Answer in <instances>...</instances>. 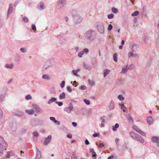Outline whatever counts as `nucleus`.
<instances>
[{"label":"nucleus","mask_w":159,"mask_h":159,"mask_svg":"<svg viewBox=\"0 0 159 159\" xmlns=\"http://www.w3.org/2000/svg\"><path fill=\"white\" fill-rule=\"evenodd\" d=\"M79 88L81 90H84L87 89V87L85 85H83L80 86Z\"/></svg>","instance_id":"nucleus-39"},{"label":"nucleus","mask_w":159,"mask_h":159,"mask_svg":"<svg viewBox=\"0 0 159 159\" xmlns=\"http://www.w3.org/2000/svg\"><path fill=\"white\" fill-rule=\"evenodd\" d=\"M117 54L116 53H115L113 55V58L114 61L115 62H117Z\"/></svg>","instance_id":"nucleus-37"},{"label":"nucleus","mask_w":159,"mask_h":159,"mask_svg":"<svg viewBox=\"0 0 159 159\" xmlns=\"http://www.w3.org/2000/svg\"><path fill=\"white\" fill-rule=\"evenodd\" d=\"M66 98V94L65 93L63 92L61 93H60L59 95V98L60 99H64Z\"/></svg>","instance_id":"nucleus-24"},{"label":"nucleus","mask_w":159,"mask_h":159,"mask_svg":"<svg viewBox=\"0 0 159 159\" xmlns=\"http://www.w3.org/2000/svg\"><path fill=\"white\" fill-rule=\"evenodd\" d=\"M14 64L13 63L9 64H7L5 65V67L7 69H12L14 67Z\"/></svg>","instance_id":"nucleus-16"},{"label":"nucleus","mask_w":159,"mask_h":159,"mask_svg":"<svg viewBox=\"0 0 159 159\" xmlns=\"http://www.w3.org/2000/svg\"><path fill=\"white\" fill-rule=\"evenodd\" d=\"M121 108L122 110L124 112H126L127 109L126 107L124 105L122 104L121 105Z\"/></svg>","instance_id":"nucleus-36"},{"label":"nucleus","mask_w":159,"mask_h":159,"mask_svg":"<svg viewBox=\"0 0 159 159\" xmlns=\"http://www.w3.org/2000/svg\"><path fill=\"white\" fill-rule=\"evenodd\" d=\"M104 27L103 25H100V33L103 34L104 33Z\"/></svg>","instance_id":"nucleus-30"},{"label":"nucleus","mask_w":159,"mask_h":159,"mask_svg":"<svg viewBox=\"0 0 159 159\" xmlns=\"http://www.w3.org/2000/svg\"><path fill=\"white\" fill-rule=\"evenodd\" d=\"M15 114L18 116L21 117L23 116L24 113L20 111H17L15 113Z\"/></svg>","instance_id":"nucleus-35"},{"label":"nucleus","mask_w":159,"mask_h":159,"mask_svg":"<svg viewBox=\"0 0 159 159\" xmlns=\"http://www.w3.org/2000/svg\"><path fill=\"white\" fill-rule=\"evenodd\" d=\"M33 134V136L36 138H38L39 136L38 133L36 131L34 132Z\"/></svg>","instance_id":"nucleus-48"},{"label":"nucleus","mask_w":159,"mask_h":159,"mask_svg":"<svg viewBox=\"0 0 159 159\" xmlns=\"http://www.w3.org/2000/svg\"><path fill=\"white\" fill-rule=\"evenodd\" d=\"M25 112L26 113L29 115H32L34 114V111L32 109H30L29 110H26L25 111Z\"/></svg>","instance_id":"nucleus-21"},{"label":"nucleus","mask_w":159,"mask_h":159,"mask_svg":"<svg viewBox=\"0 0 159 159\" xmlns=\"http://www.w3.org/2000/svg\"><path fill=\"white\" fill-rule=\"evenodd\" d=\"M57 4V6L59 8H62L66 5V0H59Z\"/></svg>","instance_id":"nucleus-6"},{"label":"nucleus","mask_w":159,"mask_h":159,"mask_svg":"<svg viewBox=\"0 0 159 159\" xmlns=\"http://www.w3.org/2000/svg\"><path fill=\"white\" fill-rule=\"evenodd\" d=\"M99 22H97L95 25V26L96 29L98 30V32H99Z\"/></svg>","instance_id":"nucleus-43"},{"label":"nucleus","mask_w":159,"mask_h":159,"mask_svg":"<svg viewBox=\"0 0 159 159\" xmlns=\"http://www.w3.org/2000/svg\"><path fill=\"white\" fill-rule=\"evenodd\" d=\"M135 140L139 141L142 143H143L144 142V140L143 138L141 136L139 135L136 137Z\"/></svg>","instance_id":"nucleus-19"},{"label":"nucleus","mask_w":159,"mask_h":159,"mask_svg":"<svg viewBox=\"0 0 159 159\" xmlns=\"http://www.w3.org/2000/svg\"><path fill=\"white\" fill-rule=\"evenodd\" d=\"M132 52V51H130V52H129V53H128V57H133V54H134L133 53V52Z\"/></svg>","instance_id":"nucleus-51"},{"label":"nucleus","mask_w":159,"mask_h":159,"mask_svg":"<svg viewBox=\"0 0 159 159\" xmlns=\"http://www.w3.org/2000/svg\"><path fill=\"white\" fill-rule=\"evenodd\" d=\"M110 72V70L107 69H105L104 70V72L103 73V76L104 77H105Z\"/></svg>","instance_id":"nucleus-27"},{"label":"nucleus","mask_w":159,"mask_h":159,"mask_svg":"<svg viewBox=\"0 0 159 159\" xmlns=\"http://www.w3.org/2000/svg\"><path fill=\"white\" fill-rule=\"evenodd\" d=\"M3 119L2 117V115L0 116V125H1L3 122Z\"/></svg>","instance_id":"nucleus-56"},{"label":"nucleus","mask_w":159,"mask_h":159,"mask_svg":"<svg viewBox=\"0 0 159 159\" xmlns=\"http://www.w3.org/2000/svg\"><path fill=\"white\" fill-rule=\"evenodd\" d=\"M129 47L132 52H135L137 51L139 46L137 44L133 42H131L129 43Z\"/></svg>","instance_id":"nucleus-4"},{"label":"nucleus","mask_w":159,"mask_h":159,"mask_svg":"<svg viewBox=\"0 0 159 159\" xmlns=\"http://www.w3.org/2000/svg\"><path fill=\"white\" fill-rule=\"evenodd\" d=\"M12 11V8L9 7L7 11V19L9 16V15L11 14Z\"/></svg>","instance_id":"nucleus-26"},{"label":"nucleus","mask_w":159,"mask_h":159,"mask_svg":"<svg viewBox=\"0 0 159 159\" xmlns=\"http://www.w3.org/2000/svg\"><path fill=\"white\" fill-rule=\"evenodd\" d=\"M5 94L0 93V101L1 102H2L4 100Z\"/></svg>","instance_id":"nucleus-25"},{"label":"nucleus","mask_w":159,"mask_h":159,"mask_svg":"<svg viewBox=\"0 0 159 159\" xmlns=\"http://www.w3.org/2000/svg\"><path fill=\"white\" fill-rule=\"evenodd\" d=\"M128 120L130 122H133L134 121L133 119L130 116H129L128 117Z\"/></svg>","instance_id":"nucleus-55"},{"label":"nucleus","mask_w":159,"mask_h":159,"mask_svg":"<svg viewBox=\"0 0 159 159\" xmlns=\"http://www.w3.org/2000/svg\"><path fill=\"white\" fill-rule=\"evenodd\" d=\"M89 151L90 152L92 153V156L93 159H97L96 156L97 155L93 149L90 148L89 149Z\"/></svg>","instance_id":"nucleus-15"},{"label":"nucleus","mask_w":159,"mask_h":159,"mask_svg":"<svg viewBox=\"0 0 159 159\" xmlns=\"http://www.w3.org/2000/svg\"><path fill=\"white\" fill-rule=\"evenodd\" d=\"M38 6L39 7V9L40 10H43L44 9L45 6L44 5V3L43 1L41 2L38 5Z\"/></svg>","instance_id":"nucleus-14"},{"label":"nucleus","mask_w":159,"mask_h":159,"mask_svg":"<svg viewBox=\"0 0 159 159\" xmlns=\"http://www.w3.org/2000/svg\"><path fill=\"white\" fill-rule=\"evenodd\" d=\"M77 11L75 10H72L71 11V14L72 17L78 14H77Z\"/></svg>","instance_id":"nucleus-32"},{"label":"nucleus","mask_w":159,"mask_h":159,"mask_svg":"<svg viewBox=\"0 0 159 159\" xmlns=\"http://www.w3.org/2000/svg\"><path fill=\"white\" fill-rule=\"evenodd\" d=\"M130 135L131 137L135 139H136V137L138 135L137 134H135L133 132H131L130 133Z\"/></svg>","instance_id":"nucleus-22"},{"label":"nucleus","mask_w":159,"mask_h":159,"mask_svg":"<svg viewBox=\"0 0 159 159\" xmlns=\"http://www.w3.org/2000/svg\"><path fill=\"white\" fill-rule=\"evenodd\" d=\"M158 26L159 27V22L158 25ZM156 42L157 43L159 42V31L158 32V36L157 38L156 39Z\"/></svg>","instance_id":"nucleus-63"},{"label":"nucleus","mask_w":159,"mask_h":159,"mask_svg":"<svg viewBox=\"0 0 159 159\" xmlns=\"http://www.w3.org/2000/svg\"><path fill=\"white\" fill-rule=\"evenodd\" d=\"M67 90L69 92L71 93L72 92V89H71V88L69 86H68L67 87Z\"/></svg>","instance_id":"nucleus-60"},{"label":"nucleus","mask_w":159,"mask_h":159,"mask_svg":"<svg viewBox=\"0 0 159 159\" xmlns=\"http://www.w3.org/2000/svg\"><path fill=\"white\" fill-rule=\"evenodd\" d=\"M89 50L87 48H84L83 50L80 52L78 53V56L80 57H81L82 55L85 53L87 54L89 52Z\"/></svg>","instance_id":"nucleus-8"},{"label":"nucleus","mask_w":159,"mask_h":159,"mask_svg":"<svg viewBox=\"0 0 159 159\" xmlns=\"http://www.w3.org/2000/svg\"><path fill=\"white\" fill-rule=\"evenodd\" d=\"M15 58L16 61H20V55L18 53H16L15 55Z\"/></svg>","instance_id":"nucleus-29"},{"label":"nucleus","mask_w":159,"mask_h":159,"mask_svg":"<svg viewBox=\"0 0 159 159\" xmlns=\"http://www.w3.org/2000/svg\"><path fill=\"white\" fill-rule=\"evenodd\" d=\"M151 139L152 142L159 143V138L156 136H153L152 138Z\"/></svg>","instance_id":"nucleus-13"},{"label":"nucleus","mask_w":159,"mask_h":159,"mask_svg":"<svg viewBox=\"0 0 159 159\" xmlns=\"http://www.w3.org/2000/svg\"><path fill=\"white\" fill-rule=\"evenodd\" d=\"M57 100V98H52L51 99L48 100V103L49 104H51L53 102H56Z\"/></svg>","instance_id":"nucleus-20"},{"label":"nucleus","mask_w":159,"mask_h":159,"mask_svg":"<svg viewBox=\"0 0 159 159\" xmlns=\"http://www.w3.org/2000/svg\"><path fill=\"white\" fill-rule=\"evenodd\" d=\"M119 127V125L118 123H116L115 125H113L112 126V129L114 131H116L117 130V129Z\"/></svg>","instance_id":"nucleus-23"},{"label":"nucleus","mask_w":159,"mask_h":159,"mask_svg":"<svg viewBox=\"0 0 159 159\" xmlns=\"http://www.w3.org/2000/svg\"><path fill=\"white\" fill-rule=\"evenodd\" d=\"M65 83V82L64 81H63L61 82L60 84V87L61 88H63L64 87Z\"/></svg>","instance_id":"nucleus-49"},{"label":"nucleus","mask_w":159,"mask_h":159,"mask_svg":"<svg viewBox=\"0 0 159 159\" xmlns=\"http://www.w3.org/2000/svg\"><path fill=\"white\" fill-rule=\"evenodd\" d=\"M97 35V33L95 31L90 29L84 33V35L86 39L92 41L96 39Z\"/></svg>","instance_id":"nucleus-1"},{"label":"nucleus","mask_w":159,"mask_h":159,"mask_svg":"<svg viewBox=\"0 0 159 159\" xmlns=\"http://www.w3.org/2000/svg\"><path fill=\"white\" fill-rule=\"evenodd\" d=\"M72 17L74 23L75 25L80 23L83 20L82 17L79 15H77Z\"/></svg>","instance_id":"nucleus-2"},{"label":"nucleus","mask_w":159,"mask_h":159,"mask_svg":"<svg viewBox=\"0 0 159 159\" xmlns=\"http://www.w3.org/2000/svg\"><path fill=\"white\" fill-rule=\"evenodd\" d=\"M42 78L43 79H45L47 80H50V77L48 75H44L42 76Z\"/></svg>","instance_id":"nucleus-31"},{"label":"nucleus","mask_w":159,"mask_h":159,"mask_svg":"<svg viewBox=\"0 0 159 159\" xmlns=\"http://www.w3.org/2000/svg\"><path fill=\"white\" fill-rule=\"evenodd\" d=\"M114 17V15L113 14H109L108 15V18L109 19H111L113 18Z\"/></svg>","instance_id":"nucleus-59"},{"label":"nucleus","mask_w":159,"mask_h":159,"mask_svg":"<svg viewBox=\"0 0 159 159\" xmlns=\"http://www.w3.org/2000/svg\"><path fill=\"white\" fill-rule=\"evenodd\" d=\"M112 26L111 25V24H109L108 25V27L107 28V30L108 31H110L111 30L112 28Z\"/></svg>","instance_id":"nucleus-57"},{"label":"nucleus","mask_w":159,"mask_h":159,"mask_svg":"<svg viewBox=\"0 0 159 159\" xmlns=\"http://www.w3.org/2000/svg\"><path fill=\"white\" fill-rule=\"evenodd\" d=\"M112 12L114 13H116L118 12V10L116 9V8L114 7H113L111 9Z\"/></svg>","instance_id":"nucleus-41"},{"label":"nucleus","mask_w":159,"mask_h":159,"mask_svg":"<svg viewBox=\"0 0 159 159\" xmlns=\"http://www.w3.org/2000/svg\"><path fill=\"white\" fill-rule=\"evenodd\" d=\"M22 21L25 23H27L28 21V19L27 17L24 16L22 19Z\"/></svg>","instance_id":"nucleus-46"},{"label":"nucleus","mask_w":159,"mask_h":159,"mask_svg":"<svg viewBox=\"0 0 159 159\" xmlns=\"http://www.w3.org/2000/svg\"><path fill=\"white\" fill-rule=\"evenodd\" d=\"M32 98V97L30 94H28L26 95L25 97V98L27 100L31 99Z\"/></svg>","instance_id":"nucleus-44"},{"label":"nucleus","mask_w":159,"mask_h":159,"mask_svg":"<svg viewBox=\"0 0 159 159\" xmlns=\"http://www.w3.org/2000/svg\"><path fill=\"white\" fill-rule=\"evenodd\" d=\"M99 135V134L98 133H95L93 134V136L94 137H96L98 136Z\"/></svg>","instance_id":"nucleus-64"},{"label":"nucleus","mask_w":159,"mask_h":159,"mask_svg":"<svg viewBox=\"0 0 159 159\" xmlns=\"http://www.w3.org/2000/svg\"><path fill=\"white\" fill-rule=\"evenodd\" d=\"M32 28L33 30L35 31L36 30V28L35 25L34 24H32Z\"/></svg>","instance_id":"nucleus-61"},{"label":"nucleus","mask_w":159,"mask_h":159,"mask_svg":"<svg viewBox=\"0 0 159 159\" xmlns=\"http://www.w3.org/2000/svg\"><path fill=\"white\" fill-rule=\"evenodd\" d=\"M88 83L92 86H93L94 84V82L93 81L91 80L90 79L88 80Z\"/></svg>","instance_id":"nucleus-38"},{"label":"nucleus","mask_w":159,"mask_h":159,"mask_svg":"<svg viewBox=\"0 0 159 159\" xmlns=\"http://www.w3.org/2000/svg\"><path fill=\"white\" fill-rule=\"evenodd\" d=\"M51 66V62L48 61L45 63L42 68V70L43 71H45L47 70L49 67Z\"/></svg>","instance_id":"nucleus-9"},{"label":"nucleus","mask_w":159,"mask_h":159,"mask_svg":"<svg viewBox=\"0 0 159 159\" xmlns=\"http://www.w3.org/2000/svg\"><path fill=\"white\" fill-rule=\"evenodd\" d=\"M147 121L148 124L150 125L152 124L153 123V119L150 116L147 118Z\"/></svg>","instance_id":"nucleus-18"},{"label":"nucleus","mask_w":159,"mask_h":159,"mask_svg":"<svg viewBox=\"0 0 159 159\" xmlns=\"http://www.w3.org/2000/svg\"><path fill=\"white\" fill-rule=\"evenodd\" d=\"M133 128L138 133L140 134L142 136H146V134L143 131H142L140 129L138 128L136 126L134 125L133 126Z\"/></svg>","instance_id":"nucleus-7"},{"label":"nucleus","mask_w":159,"mask_h":159,"mask_svg":"<svg viewBox=\"0 0 159 159\" xmlns=\"http://www.w3.org/2000/svg\"><path fill=\"white\" fill-rule=\"evenodd\" d=\"M7 146V143L1 136H0V149L2 150H6Z\"/></svg>","instance_id":"nucleus-3"},{"label":"nucleus","mask_w":159,"mask_h":159,"mask_svg":"<svg viewBox=\"0 0 159 159\" xmlns=\"http://www.w3.org/2000/svg\"><path fill=\"white\" fill-rule=\"evenodd\" d=\"M118 98L120 101H122L124 99V97L121 94L119 95L118 97Z\"/></svg>","instance_id":"nucleus-40"},{"label":"nucleus","mask_w":159,"mask_h":159,"mask_svg":"<svg viewBox=\"0 0 159 159\" xmlns=\"http://www.w3.org/2000/svg\"><path fill=\"white\" fill-rule=\"evenodd\" d=\"M83 66L84 68H85L87 70H90L91 69V66L90 65L88 64H86L85 62H84L83 63Z\"/></svg>","instance_id":"nucleus-12"},{"label":"nucleus","mask_w":159,"mask_h":159,"mask_svg":"<svg viewBox=\"0 0 159 159\" xmlns=\"http://www.w3.org/2000/svg\"><path fill=\"white\" fill-rule=\"evenodd\" d=\"M134 68V66L133 64H131L129 65V67L128 68V69L129 70H132Z\"/></svg>","instance_id":"nucleus-53"},{"label":"nucleus","mask_w":159,"mask_h":159,"mask_svg":"<svg viewBox=\"0 0 159 159\" xmlns=\"http://www.w3.org/2000/svg\"><path fill=\"white\" fill-rule=\"evenodd\" d=\"M56 103L58 105V106L59 107H61L62 106L63 104V102H56Z\"/></svg>","instance_id":"nucleus-52"},{"label":"nucleus","mask_w":159,"mask_h":159,"mask_svg":"<svg viewBox=\"0 0 159 159\" xmlns=\"http://www.w3.org/2000/svg\"><path fill=\"white\" fill-rule=\"evenodd\" d=\"M36 112L38 113H41L43 112L42 110L38 105H34L33 106Z\"/></svg>","instance_id":"nucleus-11"},{"label":"nucleus","mask_w":159,"mask_h":159,"mask_svg":"<svg viewBox=\"0 0 159 159\" xmlns=\"http://www.w3.org/2000/svg\"><path fill=\"white\" fill-rule=\"evenodd\" d=\"M72 73H73V74H74V75L75 76H78V77H80V75H78V74L77 73V72H76L75 71V70H72Z\"/></svg>","instance_id":"nucleus-54"},{"label":"nucleus","mask_w":159,"mask_h":159,"mask_svg":"<svg viewBox=\"0 0 159 159\" xmlns=\"http://www.w3.org/2000/svg\"><path fill=\"white\" fill-rule=\"evenodd\" d=\"M139 13V12L138 11H136L134 13H132L131 15L133 16H137L138 15Z\"/></svg>","instance_id":"nucleus-42"},{"label":"nucleus","mask_w":159,"mask_h":159,"mask_svg":"<svg viewBox=\"0 0 159 159\" xmlns=\"http://www.w3.org/2000/svg\"><path fill=\"white\" fill-rule=\"evenodd\" d=\"M74 109V107L72 104L71 103L69 104V106L64 108V111L68 114H70L72 111Z\"/></svg>","instance_id":"nucleus-5"},{"label":"nucleus","mask_w":159,"mask_h":159,"mask_svg":"<svg viewBox=\"0 0 159 159\" xmlns=\"http://www.w3.org/2000/svg\"><path fill=\"white\" fill-rule=\"evenodd\" d=\"M115 104L114 101L111 100L109 105V108L110 110H112L114 107Z\"/></svg>","instance_id":"nucleus-17"},{"label":"nucleus","mask_w":159,"mask_h":159,"mask_svg":"<svg viewBox=\"0 0 159 159\" xmlns=\"http://www.w3.org/2000/svg\"><path fill=\"white\" fill-rule=\"evenodd\" d=\"M128 65H127L126 67H123L122 68V70L120 72V74L123 73V74H125L127 71V67Z\"/></svg>","instance_id":"nucleus-33"},{"label":"nucleus","mask_w":159,"mask_h":159,"mask_svg":"<svg viewBox=\"0 0 159 159\" xmlns=\"http://www.w3.org/2000/svg\"><path fill=\"white\" fill-rule=\"evenodd\" d=\"M12 127H11V129H12V130L14 131L16 128V125L15 124H13L12 125Z\"/></svg>","instance_id":"nucleus-58"},{"label":"nucleus","mask_w":159,"mask_h":159,"mask_svg":"<svg viewBox=\"0 0 159 159\" xmlns=\"http://www.w3.org/2000/svg\"><path fill=\"white\" fill-rule=\"evenodd\" d=\"M119 139L118 138H116L115 139V142L117 145H118V143L119 141Z\"/></svg>","instance_id":"nucleus-62"},{"label":"nucleus","mask_w":159,"mask_h":159,"mask_svg":"<svg viewBox=\"0 0 159 159\" xmlns=\"http://www.w3.org/2000/svg\"><path fill=\"white\" fill-rule=\"evenodd\" d=\"M50 119L53 121L54 123H56V122H57V120L55 119L54 117H50Z\"/></svg>","instance_id":"nucleus-47"},{"label":"nucleus","mask_w":159,"mask_h":159,"mask_svg":"<svg viewBox=\"0 0 159 159\" xmlns=\"http://www.w3.org/2000/svg\"><path fill=\"white\" fill-rule=\"evenodd\" d=\"M123 83V80L121 79H120L116 81V84L117 85H120Z\"/></svg>","instance_id":"nucleus-28"},{"label":"nucleus","mask_w":159,"mask_h":159,"mask_svg":"<svg viewBox=\"0 0 159 159\" xmlns=\"http://www.w3.org/2000/svg\"><path fill=\"white\" fill-rule=\"evenodd\" d=\"M56 92V90L55 87H52L50 89V93L51 94H55Z\"/></svg>","instance_id":"nucleus-34"},{"label":"nucleus","mask_w":159,"mask_h":159,"mask_svg":"<svg viewBox=\"0 0 159 159\" xmlns=\"http://www.w3.org/2000/svg\"><path fill=\"white\" fill-rule=\"evenodd\" d=\"M20 51L23 52L25 53L26 52V49L25 48H21L20 49Z\"/></svg>","instance_id":"nucleus-50"},{"label":"nucleus","mask_w":159,"mask_h":159,"mask_svg":"<svg viewBox=\"0 0 159 159\" xmlns=\"http://www.w3.org/2000/svg\"><path fill=\"white\" fill-rule=\"evenodd\" d=\"M52 139V136L49 135L45 139L43 142V144L45 145H47L51 141Z\"/></svg>","instance_id":"nucleus-10"},{"label":"nucleus","mask_w":159,"mask_h":159,"mask_svg":"<svg viewBox=\"0 0 159 159\" xmlns=\"http://www.w3.org/2000/svg\"><path fill=\"white\" fill-rule=\"evenodd\" d=\"M83 101L87 105H89L90 104V102L89 100L86 99H84Z\"/></svg>","instance_id":"nucleus-45"}]
</instances>
